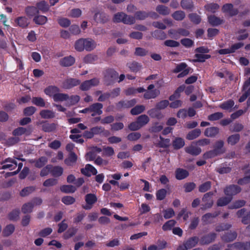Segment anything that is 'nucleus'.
<instances>
[{"label":"nucleus","mask_w":250,"mask_h":250,"mask_svg":"<svg viewBox=\"0 0 250 250\" xmlns=\"http://www.w3.org/2000/svg\"><path fill=\"white\" fill-rule=\"evenodd\" d=\"M113 21L114 22H122L126 24H132L135 22V18L124 12H118L114 14Z\"/></svg>","instance_id":"f257e3e1"},{"label":"nucleus","mask_w":250,"mask_h":250,"mask_svg":"<svg viewBox=\"0 0 250 250\" xmlns=\"http://www.w3.org/2000/svg\"><path fill=\"white\" fill-rule=\"evenodd\" d=\"M99 83V80L95 78L83 82L80 85V89L83 91H87L92 87L97 86Z\"/></svg>","instance_id":"f03ea898"},{"label":"nucleus","mask_w":250,"mask_h":250,"mask_svg":"<svg viewBox=\"0 0 250 250\" xmlns=\"http://www.w3.org/2000/svg\"><path fill=\"white\" fill-rule=\"evenodd\" d=\"M81 81L75 78H68L64 80L62 83V87L65 89H69L80 84Z\"/></svg>","instance_id":"7ed1b4c3"},{"label":"nucleus","mask_w":250,"mask_h":250,"mask_svg":"<svg viewBox=\"0 0 250 250\" xmlns=\"http://www.w3.org/2000/svg\"><path fill=\"white\" fill-rule=\"evenodd\" d=\"M1 169H8L10 170L15 169L17 167V163L15 159L8 158L1 163Z\"/></svg>","instance_id":"20e7f679"},{"label":"nucleus","mask_w":250,"mask_h":250,"mask_svg":"<svg viewBox=\"0 0 250 250\" xmlns=\"http://www.w3.org/2000/svg\"><path fill=\"white\" fill-rule=\"evenodd\" d=\"M85 201L86 204L83 208L85 209H90L92 208L93 205L97 202V198L95 194L89 193L86 195Z\"/></svg>","instance_id":"39448f33"},{"label":"nucleus","mask_w":250,"mask_h":250,"mask_svg":"<svg viewBox=\"0 0 250 250\" xmlns=\"http://www.w3.org/2000/svg\"><path fill=\"white\" fill-rule=\"evenodd\" d=\"M89 107L90 113H91L92 116L100 115L103 113L102 109L103 106V104L101 103H94L90 105Z\"/></svg>","instance_id":"423d86ee"},{"label":"nucleus","mask_w":250,"mask_h":250,"mask_svg":"<svg viewBox=\"0 0 250 250\" xmlns=\"http://www.w3.org/2000/svg\"><path fill=\"white\" fill-rule=\"evenodd\" d=\"M32 131V128L31 127L29 126L27 128L23 127H19L13 131V134L15 136H21L22 135H25V136H29L31 134Z\"/></svg>","instance_id":"0eeeda50"},{"label":"nucleus","mask_w":250,"mask_h":250,"mask_svg":"<svg viewBox=\"0 0 250 250\" xmlns=\"http://www.w3.org/2000/svg\"><path fill=\"white\" fill-rule=\"evenodd\" d=\"M154 88V85L153 84H150L148 86L147 90L146 91L144 95L145 99L154 98L159 95V91L157 89H153Z\"/></svg>","instance_id":"6e6552de"},{"label":"nucleus","mask_w":250,"mask_h":250,"mask_svg":"<svg viewBox=\"0 0 250 250\" xmlns=\"http://www.w3.org/2000/svg\"><path fill=\"white\" fill-rule=\"evenodd\" d=\"M240 191L241 188L238 186L235 185L229 186L226 187L224 189L225 194L230 197L238 193Z\"/></svg>","instance_id":"1a4fd4ad"},{"label":"nucleus","mask_w":250,"mask_h":250,"mask_svg":"<svg viewBox=\"0 0 250 250\" xmlns=\"http://www.w3.org/2000/svg\"><path fill=\"white\" fill-rule=\"evenodd\" d=\"M81 172L83 174L87 176L96 175L97 173L96 168L89 164H87L84 168H82Z\"/></svg>","instance_id":"9d476101"},{"label":"nucleus","mask_w":250,"mask_h":250,"mask_svg":"<svg viewBox=\"0 0 250 250\" xmlns=\"http://www.w3.org/2000/svg\"><path fill=\"white\" fill-rule=\"evenodd\" d=\"M44 93L53 99L55 97L57 92H60V89L55 86H49L44 90Z\"/></svg>","instance_id":"9b49d317"},{"label":"nucleus","mask_w":250,"mask_h":250,"mask_svg":"<svg viewBox=\"0 0 250 250\" xmlns=\"http://www.w3.org/2000/svg\"><path fill=\"white\" fill-rule=\"evenodd\" d=\"M147 113L151 117L159 120L162 119L164 117V115L156 107L148 110Z\"/></svg>","instance_id":"f8f14e48"},{"label":"nucleus","mask_w":250,"mask_h":250,"mask_svg":"<svg viewBox=\"0 0 250 250\" xmlns=\"http://www.w3.org/2000/svg\"><path fill=\"white\" fill-rule=\"evenodd\" d=\"M199 241V238L197 237L194 236L190 237L184 243L185 245V247L188 249H190L197 244Z\"/></svg>","instance_id":"ddd939ff"},{"label":"nucleus","mask_w":250,"mask_h":250,"mask_svg":"<svg viewBox=\"0 0 250 250\" xmlns=\"http://www.w3.org/2000/svg\"><path fill=\"white\" fill-rule=\"evenodd\" d=\"M15 227L13 224H9L6 226L3 229L2 234L4 237H8L14 232Z\"/></svg>","instance_id":"4468645a"},{"label":"nucleus","mask_w":250,"mask_h":250,"mask_svg":"<svg viewBox=\"0 0 250 250\" xmlns=\"http://www.w3.org/2000/svg\"><path fill=\"white\" fill-rule=\"evenodd\" d=\"M96 46V43L91 39H84V49L90 51L93 50Z\"/></svg>","instance_id":"2eb2a0df"},{"label":"nucleus","mask_w":250,"mask_h":250,"mask_svg":"<svg viewBox=\"0 0 250 250\" xmlns=\"http://www.w3.org/2000/svg\"><path fill=\"white\" fill-rule=\"evenodd\" d=\"M15 22L20 27L24 28L27 27L29 22L28 19L25 17H19L15 20Z\"/></svg>","instance_id":"dca6fc26"},{"label":"nucleus","mask_w":250,"mask_h":250,"mask_svg":"<svg viewBox=\"0 0 250 250\" xmlns=\"http://www.w3.org/2000/svg\"><path fill=\"white\" fill-rule=\"evenodd\" d=\"M40 115L42 118L47 119L54 118L55 113L50 110L43 109L40 111Z\"/></svg>","instance_id":"f3484780"},{"label":"nucleus","mask_w":250,"mask_h":250,"mask_svg":"<svg viewBox=\"0 0 250 250\" xmlns=\"http://www.w3.org/2000/svg\"><path fill=\"white\" fill-rule=\"evenodd\" d=\"M224 12L227 13L230 16H233L237 13V11L233 8V5L231 4H226L222 8Z\"/></svg>","instance_id":"a211bd4d"},{"label":"nucleus","mask_w":250,"mask_h":250,"mask_svg":"<svg viewBox=\"0 0 250 250\" xmlns=\"http://www.w3.org/2000/svg\"><path fill=\"white\" fill-rule=\"evenodd\" d=\"M136 103L135 99L127 101H121L119 102L117 105L118 108H128L134 105Z\"/></svg>","instance_id":"6ab92c4d"},{"label":"nucleus","mask_w":250,"mask_h":250,"mask_svg":"<svg viewBox=\"0 0 250 250\" xmlns=\"http://www.w3.org/2000/svg\"><path fill=\"white\" fill-rule=\"evenodd\" d=\"M219 133V129L216 127H210L207 128L204 134L206 136L209 137H213Z\"/></svg>","instance_id":"aec40b11"},{"label":"nucleus","mask_w":250,"mask_h":250,"mask_svg":"<svg viewBox=\"0 0 250 250\" xmlns=\"http://www.w3.org/2000/svg\"><path fill=\"white\" fill-rule=\"evenodd\" d=\"M213 192H209L206 193L202 199L203 202L206 203L205 204L206 208H210L213 204V201L210 199L211 197L213 195Z\"/></svg>","instance_id":"412c9836"},{"label":"nucleus","mask_w":250,"mask_h":250,"mask_svg":"<svg viewBox=\"0 0 250 250\" xmlns=\"http://www.w3.org/2000/svg\"><path fill=\"white\" fill-rule=\"evenodd\" d=\"M186 151L192 155H197L201 152V148L191 145L185 148Z\"/></svg>","instance_id":"4be33fe9"},{"label":"nucleus","mask_w":250,"mask_h":250,"mask_svg":"<svg viewBox=\"0 0 250 250\" xmlns=\"http://www.w3.org/2000/svg\"><path fill=\"white\" fill-rule=\"evenodd\" d=\"M75 62V59L71 57L68 56L64 57L61 60V64L64 66H69L72 65Z\"/></svg>","instance_id":"5701e85b"},{"label":"nucleus","mask_w":250,"mask_h":250,"mask_svg":"<svg viewBox=\"0 0 250 250\" xmlns=\"http://www.w3.org/2000/svg\"><path fill=\"white\" fill-rule=\"evenodd\" d=\"M200 129L196 128L189 132L187 135L186 138L189 140H192L198 137L201 134Z\"/></svg>","instance_id":"b1692460"},{"label":"nucleus","mask_w":250,"mask_h":250,"mask_svg":"<svg viewBox=\"0 0 250 250\" xmlns=\"http://www.w3.org/2000/svg\"><path fill=\"white\" fill-rule=\"evenodd\" d=\"M216 235L214 233H211L208 235L205 236L202 238L201 243L202 245L208 244L212 242L215 239Z\"/></svg>","instance_id":"393cba45"},{"label":"nucleus","mask_w":250,"mask_h":250,"mask_svg":"<svg viewBox=\"0 0 250 250\" xmlns=\"http://www.w3.org/2000/svg\"><path fill=\"white\" fill-rule=\"evenodd\" d=\"M75 49L79 52H82L84 49V39L81 38L77 40L74 44Z\"/></svg>","instance_id":"a878e982"},{"label":"nucleus","mask_w":250,"mask_h":250,"mask_svg":"<svg viewBox=\"0 0 250 250\" xmlns=\"http://www.w3.org/2000/svg\"><path fill=\"white\" fill-rule=\"evenodd\" d=\"M188 175V172L185 169L178 168L176 171V177L178 180H182Z\"/></svg>","instance_id":"bb28decb"},{"label":"nucleus","mask_w":250,"mask_h":250,"mask_svg":"<svg viewBox=\"0 0 250 250\" xmlns=\"http://www.w3.org/2000/svg\"><path fill=\"white\" fill-rule=\"evenodd\" d=\"M209 23L213 26H216L223 22V20L215 16H210L208 17Z\"/></svg>","instance_id":"cd10ccee"},{"label":"nucleus","mask_w":250,"mask_h":250,"mask_svg":"<svg viewBox=\"0 0 250 250\" xmlns=\"http://www.w3.org/2000/svg\"><path fill=\"white\" fill-rule=\"evenodd\" d=\"M68 98L67 94L57 92L53 100L55 102H62L67 100Z\"/></svg>","instance_id":"c85d7f7f"},{"label":"nucleus","mask_w":250,"mask_h":250,"mask_svg":"<svg viewBox=\"0 0 250 250\" xmlns=\"http://www.w3.org/2000/svg\"><path fill=\"white\" fill-rule=\"evenodd\" d=\"M240 140V135L238 134H233L229 136L227 139L228 143L231 146L234 145Z\"/></svg>","instance_id":"c756f323"},{"label":"nucleus","mask_w":250,"mask_h":250,"mask_svg":"<svg viewBox=\"0 0 250 250\" xmlns=\"http://www.w3.org/2000/svg\"><path fill=\"white\" fill-rule=\"evenodd\" d=\"M185 145V141L181 138H176L173 141V146L175 149H179Z\"/></svg>","instance_id":"7c9ffc66"},{"label":"nucleus","mask_w":250,"mask_h":250,"mask_svg":"<svg viewBox=\"0 0 250 250\" xmlns=\"http://www.w3.org/2000/svg\"><path fill=\"white\" fill-rule=\"evenodd\" d=\"M114 149L110 146H104L103 148V154L106 157H111L114 155Z\"/></svg>","instance_id":"2f4dec72"},{"label":"nucleus","mask_w":250,"mask_h":250,"mask_svg":"<svg viewBox=\"0 0 250 250\" xmlns=\"http://www.w3.org/2000/svg\"><path fill=\"white\" fill-rule=\"evenodd\" d=\"M76 160V155L73 152H71L69 157L65 160L64 162L65 164H66L67 165L71 166L74 163H75Z\"/></svg>","instance_id":"473e14b6"},{"label":"nucleus","mask_w":250,"mask_h":250,"mask_svg":"<svg viewBox=\"0 0 250 250\" xmlns=\"http://www.w3.org/2000/svg\"><path fill=\"white\" fill-rule=\"evenodd\" d=\"M60 189L64 193H73L76 191V188L72 185H63L60 188Z\"/></svg>","instance_id":"72a5a7b5"},{"label":"nucleus","mask_w":250,"mask_h":250,"mask_svg":"<svg viewBox=\"0 0 250 250\" xmlns=\"http://www.w3.org/2000/svg\"><path fill=\"white\" fill-rule=\"evenodd\" d=\"M19 209H14L9 213L8 218L11 221H16L19 219Z\"/></svg>","instance_id":"f704fd0d"},{"label":"nucleus","mask_w":250,"mask_h":250,"mask_svg":"<svg viewBox=\"0 0 250 250\" xmlns=\"http://www.w3.org/2000/svg\"><path fill=\"white\" fill-rule=\"evenodd\" d=\"M233 246L239 250H250V242L246 243H237Z\"/></svg>","instance_id":"c9c22d12"},{"label":"nucleus","mask_w":250,"mask_h":250,"mask_svg":"<svg viewBox=\"0 0 250 250\" xmlns=\"http://www.w3.org/2000/svg\"><path fill=\"white\" fill-rule=\"evenodd\" d=\"M176 221L174 220H170L166 222L162 227L164 231L169 230L175 225Z\"/></svg>","instance_id":"e433bc0d"},{"label":"nucleus","mask_w":250,"mask_h":250,"mask_svg":"<svg viewBox=\"0 0 250 250\" xmlns=\"http://www.w3.org/2000/svg\"><path fill=\"white\" fill-rule=\"evenodd\" d=\"M57 21L59 25L64 28L68 27L71 24L70 21L65 18H60Z\"/></svg>","instance_id":"4c0bfd02"},{"label":"nucleus","mask_w":250,"mask_h":250,"mask_svg":"<svg viewBox=\"0 0 250 250\" xmlns=\"http://www.w3.org/2000/svg\"><path fill=\"white\" fill-rule=\"evenodd\" d=\"M137 120L142 127L149 122V119L147 115H142L138 117Z\"/></svg>","instance_id":"58836bf2"},{"label":"nucleus","mask_w":250,"mask_h":250,"mask_svg":"<svg viewBox=\"0 0 250 250\" xmlns=\"http://www.w3.org/2000/svg\"><path fill=\"white\" fill-rule=\"evenodd\" d=\"M33 21L36 24L42 25L47 22V18L44 16H38L34 18Z\"/></svg>","instance_id":"ea45409f"},{"label":"nucleus","mask_w":250,"mask_h":250,"mask_svg":"<svg viewBox=\"0 0 250 250\" xmlns=\"http://www.w3.org/2000/svg\"><path fill=\"white\" fill-rule=\"evenodd\" d=\"M32 103L37 106L44 107L45 105V103L44 100L41 97H34L32 100Z\"/></svg>","instance_id":"a19ab883"},{"label":"nucleus","mask_w":250,"mask_h":250,"mask_svg":"<svg viewBox=\"0 0 250 250\" xmlns=\"http://www.w3.org/2000/svg\"><path fill=\"white\" fill-rule=\"evenodd\" d=\"M145 109V107L143 105H137L131 110V113L136 115L143 112Z\"/></svg>","instance_id":"79ce46f5"},{"label":"nucleus","mask_w":250,"mask_h":250,"mask_svg":"<svg viewBox=\"0 0 250 250\" xmlns=\"http://www.w3.org/2000/svg\"><path fill=\"white\" fill-rule=\"evenodd\" d=\"M156 10L159 14L163 15H167L170 13L168 8L164 5L158 6L156 8Z\"/></svg>","instance_id":"37998d69"},{"label":"nucleus","mask_w":250,"mask_h":250,"mask_svg":"<svg viewBox=\"0 0 250 250\" xmlns=\"http://www.w3.org/2000/svg\"><path fill=\"white\" fill-rule=\"evenodd\" d=\"M63 168L60 167H52L51 173L55 177H59L62 174Z\"/></svg>","instance_id":"c03bdc74"},{"label":"nucleus","mask_w":250,"mask_h":250,"mask_svg":"<svg viewBox=\"0 0 250 250\" xmlns=\"http://www.w3.org/2000/svg\"><path fill=\"white\" fill-rule=\"evenodd\" d=\"M130 70L134 72H137L141 68V65L137 62H133L128 64Z\"/></svg>","instance_id":"a18cd8bd"},{"label":"nucleus","mask_w":250,"mask_h":250,"mask_svg":"<svg viewBox=\"0 0 250 250\" xmlns=\"http://www.w3.org/2000/svg\"><path fill=\"white\" fill-rule=\"evenodd\" d=\"M25 12L29 17H32L39 12L37 8L34 6L28 7L26 8Z\"/></svg>","instance_id":"49530a36"},{"label":"nucleus","mask_w":250,"mask_h":250,"mask_svg":"<svg viewBox=\"0 0 250 250\" xmlns=\"http://www.w3.org/2000/svg\"><path fill=\"white\" fill-rule=\"evenodd\" d=\"M195 57L196 58V61L203 62L205 61L206 60L210 58V55L197 53L195 55Z\"/></svg>","instance_id":"de8ad7c7"},{"label":"nucleus","mask_w":250,"mask_h":250,"mask_svg":"<svg viewBox=\"0 0 250 250\" xmlns=\"http://www.w3.org/2000/svg\"><path fill=\"white\" fill-rule=\"evenodd\" d=\"M172 17L177 21H182L185 17V14L183 11H176L172 14Z\"/></svg>","instance_id":"09e8293b"},{"label":"nucleus","mask_w":250,"mask_h":250,"mask_svg":"<svg viewBox=\"0 0 250 250\" xmlns=\"http://www.w3.org/2000/svg\"><path fill=\"white\" fill-rule=\"evenodd\" d=\"M62 201L65 205H70L75 202V199L70 196H65L62 198Z\"/></svg>","instance_id":"8fccbe9b"},{"label":"nucleus","mask_w":250,"mask_h":250,"mask_svg":"<svg viewBox=\"0 0 250 250\" xmlns=\"http://www.w3.org/2000/svg\"><path fill=\"white\" fill-rule=\"evenodd\" d=\"M33 207L32 203L29 202L23 205L21 210L24 213H29L32 211Z\"/></svg>","instance_id":"3c124183"},{"label":"nucleus","mask_w":250,"mask_h":250,"mask_svg":"<svg viewBox=\"0 0 250 250\" xmlns=\"http://www.w3.org/2000/svg\"><path fill=\"white\" fill-rule=\"evenodd\" d=\"M38 10L42 11V12H45L49 9L48 5L45 1H41L37 4Z\"/></svg>","instance_id":"603ef678"},{"label":"nucleus","mask_w":250,"mask_h":250,"mask_svg":"<svg viewBox=\"0 0 250 250\" xmlns=\"http://www.w3.org/2000/svg\"><path fill=\"white\" fill-rule=\"evenodd\" d=\"M232 199L231 197H223L220 198L217 201V205L219 206H224L229 203Z\"/></svg>","instance_id":"864d4df0"},{"label":"nucleus","mask_w":250,"mask_h":250,"mask_svg":"<svg viewBox=\"0 0 250 250\" xmlns=\"http://www.w3.org/2000/svg\"><path fill=\"white\" fill-rule=\"evenodd\" d=\"M234 104V103L232 100H229L220 105V107L223 109L228 110L230 109Z\"/></svg>","instance_id":"5fc2aeb1"},{"label":"nucleus","mask_w":250,"mask_h":250,"mask_svg":"<svg viewBox=\"0 0 250 250\" xmlns=\"http://www.w3.org/2000/svg\"><path fill=\"white\" fill-rule=\"evenodd\" d=\"M35 188L33 187H26L22 189L20 192V195L21 196H26L32 193Z\"/></svg>","instance_id":"6e6d98bb"},{"label":"nucleus","mask_w":250,"mask_h":250,"mask_svg":"<svg viewBox=\"0 0 250 250\" xmlns=\"http://www.w3.org/2000/svg\"><path fill=\"white\" fill-rule=\"evenodd\" d=\"M47 162V159L45 157H42L36 161L35 166L37 167H41L44 166Z\"/></svg>","instance_id":"4d7b16f0"},{"label":"nucleus","mask_w":250,"mask_h":250,"mask_svg":"<svg viewBox=\"0 0 250 250\" xmlns=\"http://www.w3.org/2000/svg\"><path fill=\"white\" fill-rule=\"evenodd\" d=\"M164 217L165 219H169L175 215V212L173 209L171 208H169L166 210H164Z\"/></svg>","instance_id":"13d9d810"},{"label":"nucleus","mask_w":250,"mask_h":250,"mask_svg":"<svg viewBox=\"0 0 250 250\" xmlns=\"http://www.w3.org/2000/svg\"><path fill=\"white\" fill-rule=\"evenodd\" d=\"M211 187L210 182H206L202 184L199 188V191L201 192H205L208 190Z\"/></svg>","instance_id":"bf43d9fd"},{"label":"nucleus","mask_w":250,"mask_h":250,"mask_svg":"<svg viewBox=\"0 0 250 250\" xmlns=\"http://www.w3.org/2000/svg\"><path fill=\"white\" fill-rule=\"evenodd\" d=\"M141 136V135L139 132H132L130 134H129L127 135V139L132 141H134L138 140Z\"/></svg>","instance_id":"052dcab7"},{"label":"nucleus","mask_w":250,"mask_h":250,"mask_svg":"<svg viewBox=\"0 0 250 250\" xmlns=\"http://www.w3.org/2000/svg\"><path fill=\"white\" fill-rule=\"evenodd\" d=\"M120 245V240L118 238H115L109 240L107 243H106L105 245L108 247H114L118 246Z\"/></svg>","instance_id":"680f3d73"},{"label":"nucleus","mask_w":250,"mask_h":250,"mask_svg":"<svg viewBox=\"0 0 250 250\" xmlns=\"http://www.w3.org/2000/svg\"><path fill=\"white\" fill-rule=\"evenodd\" d=\"M167 194V190L165 189H161L156 193V197L158 200H163Z\"/></svg>","instance_id":"e2e57ef3"},{"label":"nucleus","mask_w":250,"mask_h":250,"mask_svg":"<svg viewBox=\"0 0 250 250\" xmlns=\"http://www.w3.org/2000/svg\"><path fill=\"white\" fill-rule=\"evenodd\" d=\"M69 31L72 34L74 35H79L81 33L79 26L75 24H73L70 27Z\"/></svg>","instance_id":"0e129e2a"},{"label":"nucleus","mask_w":250,"mask_h":250,"mask_svg":"<svg viewBox=\"0 0 250 250\" xmlns=\"http://www.w3.org/2000/svg\"><path fill=\"white\" fill-rule=\"evenodd\" d=\"M219 5L216 3H210L205 6L206 9L212 13H214L219 8Z\"/></svg>","instance_id":"69168bd1"},{"label":"nucleus","mask_w":250,"mask_h":250,"mask_svg":"<svg viewBox=\"0 0 250 250\" xmlns=\"http://www.w3.org/2000/svg\"><path fill=\"white\" fill-rule=\"evenodd\" d=\"M52 166L47 165L43 168L40 173V175L42 177L47 175L50 172H51Z\"/></svg>","instance_id":"338daca9"},{"label":"nucleus","mask_w":250,"mask_h":250,"mask_svg":"<svg viewBox=\"0 0 250 250\" xmlns=\"http://www.w3.org/2000/svg\"><path fill=\"white\" fill-rule=\"evenodd\" d=\"M105 18L104 14L102 12H97L95 14L94 18L97 22H103Z\"/></svg>","instance_id":"774afa93"}]
</instances>
